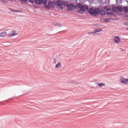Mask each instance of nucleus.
I'll return each instance as SVG.
<instances>
[{
	"label": "nucleus",
	"mask_w": 128,
	"mask_h": 128,
	"mask_svg": "<svg viewBox=\"0 0 128 128\" xmlns=\"http://www.w3.org/2000/svg\"><path fill=\"white\" fill-rule=\"evenodd\" d=\"M104 10H106L107 12H112V9H110V8H108V6H106L104 7Z\"/></svg>",
	"instance_id": "15"
},
{
	"label": "nucleus",
	"mask_w": 128,
	"mask_h": 128,
	"mask_svg": "<svg viewBox=\"0 0 128 128\" xmlns=\"http://www.w3.org/2000/svg\"><path fill=\"white\" fill-rule=\"evenodd\" d=\"M30 4H34L36 2V0H28Z\"/></svg>",
	"instance_id": "19"
},
{
	"label": "nucleus",
	"mask_w": 128,
	"mask_h": 128,
	"mask_svg": "<svg viewBox=\"0 0 128 128\" xmlns=\"http://www.w3.org/2000/svg\"><path fill=\"white\" fill-rule=\"evenodd\" d=\"M120 80V82L124 84H128V78H124V77H121Z\"/></svg>",
	"instance_id": "5"
},
{
	"label": "nucleus",
	"mask_w": 128,
	"mask_h": 128,
	"mask_svg": "<svg viewBox=\"0 0 128 128\" xmlns=\"http://www.w3.org/2000/svg\"><path fill=\"white\" fill-rule=\"evenodd\" d=\"M48 5L50 8H54V2H52V1H49Z\"/></svg>",
	"instance_id": "10"
},
{
	"label": "nucleus",
	"mask_w": 128,
	"mask_h": 128,
	"mask_svg": "<svg viewBox=\"0 0 128 128\" xmlns=\"http://www.w3.org/2000/svg\"><path fill=\"white\" fill-rule=\"evenodd\" d=\"M36 4H42V0H35Z\"/></svg>",
	"instance_id": "16"
},
{
	"label": "nucleus",
	"mask_w": 128,
	"mask_h": 128,
	"mask_svg": "<svg viewBox=\"0 0 128 128\" xmlns=\"http://www.w3.org/2000/svg\"><path fill=\"white\" fill-rule=\"evenodd\" d=\"M96 84L99 88H102V86H105L104 83H96Z\"/></svg>",
	"instance_id": "14"
},
{
	"label": "nucleus",
	"mask_w": 128,
	"mask_h": 128,
	"mask_svg": "<svg viewBox=\"0 0 128 128\" xmlns=\"http://www.w3.org/2000/svg\"><path fill=\"white\" fill-rule=\"evenodd\" d=\"M104 21L105 22H108V19L104 18Z\"/></svg>",
	"instance_id": "22"
},
{
	"label": "nucleus",
	"mask_w": 128,
	"mask_h": 128,
	"mask_svg": "<svg viewBox=\"0 0 128 128\" xmlns=\"http://www.w3.org/2000/svg\"><path fill=\"white\" fill-rule=\"evenodd\" d=\"M107 14H112V13L110 12H108Z\"/></svg>",
	"instance_id": "25"
},
{
	"label": "nucleus",
	"mask_w": 128,
	"mask_h": 128,
	"mask_svg": "<svg viewBox=\"0 0 128 128\" xmlns=\"http://www.w3.org/2000/svg\"><path fill=\"white\" fill-rule=\"evenodd\" d=\"M42 4H46V2H48V0H41Z\"/></svg>",
	"instance_id": "17"
},
{
	"label": "nucleus",
	"mask_w": 128,
	"mask_h": 128,
	"mask_svg": "<svg viewBox=\"0 0 128 128\" xmlns=\"http://www.w3.org/2000/svg\"><path fill=\"white\" fill-rule=\"evenodd\" d=\"M127 30H128V28H127Z\"/></svg>",
	"instance_id": "27"
},
{
	"label": "nucleus",
	"mask_w": 128,
	"mask_h": 128,
	"mask_svg": "<svg viewBox=\"0 0 128 128\" xmlns=\"http://www.w3.org/2000/svg\"><path fill=\"white\" fill-rule=\"evenodd\" d=\"M20 2L22 4V2H26L28 0H20Z\"/></svg>",
	"instance_id": "20"
},
{
	"label": "nucleus",
	"mask_w": 128,
	"mask_h": 128,
	"mask_svg": "<svg viewBox=\"0 0 128 128\" xmlns=\"http://www.w3.org/2000/svg\"><path fill=\"white\" fill-rule=\"evenodd\" d=\"M102 30V29H96L94 30V32H90L88 33V34H98V32H100Z\"/></svg>",
	"instance_id": "6"
},
{
	"label": "nucleus",
	"mask_w": 128,
	"mask_h": 128,
	"mask_svg": "<svg viewBox=\"0 0 128 128\" xmlns=\"http://www.w3.org/2000/svg\"><path fill=\"white\" fill-rule=\"evenodd\" d=\"M0 36H1V38H4V37L6 36V32H3L0 33Z\"/></svg>",
	"instance_id": "12"
},
{
	"label": "nucleus",
	"mask_w": 128,
	"mask_h": 128,
	"mask_svg": "<svg viewBox=\"0 0 128 128\" xmlns=\"http://www.w3.org/2000/svg\"><path fill=\"white\" fill-rule=\"evenodd\" d=\"M122 11L126 14H128V6H123L122 7Z\"/></svg>",
	"instance_id": "11"
},
{
	"label": "nucleus",
	"mask_w": 128,
	"mask_h": 128,
	"mask_svg": "<svg viewBox=\"0 0 128 128\" xmlns=\"http://www.w3.org/2000/svg\"><path fill=\"white\" fill-rule=\"evenodd\" d=\"M44 6L46 8H49L48 6L46 5V4H44Z\"/></svg>",
	"instance_id": "24"
},
{
	"label": "nucleus",
	"mask_w": 128,
	"mask_h": 128,
	"mask_svg": "<svg viewBox=\"0 0 128 128\" xmlns=\"http://www.w3.org/2000/svg\"><path fill=\"white\" fill-rule=\"evenodd\" d=\"M76 6L78 8V12L79 14H82L83 12H84L85 10H86L88 8V6H84L81 4H77Z\"/></svg>",
	"instance_id": "2"
},
{
	"label": "nucleus",
	"mask_w": 128,
	"mask_h": 128,
	"mask_svg": "<svg viewBox=\"0 0 128 128\" xmlns=\"http://www.w3.org/2000/svg\"><path fill=\"white\" fill-rule=\"evenodd\" d=\"M62 68V63L58 62V64H56L55 68Z\"/></svg>",
	"instance_id": "13"
},
{
	"label": "nucleus",
	"mask_w": 128,
	"mask_h": 128,
	"mask_svg": "<svg viewBox=\"0 0 128 128\" xmlns=\"http://www.w3.org/2000/svg\"><path fill=\"white\" fill-rule=\"evenodd\" d=\"M56 6L58 7L59 8H60L61 10H63L64 8V6H66V4L62 2L60 0H58L56 2Z\"/></svg>",
	"instance_id": "3"
},
{
	"label": "nucleus",
	"mask_w": 128,
	"mask_h": 128,
	"mask_svg": "<svg viewBox=\"0 0 128 128\" xmlns=\"http://www.w3.org/2000/svg\"><path fill=\"white\" fill-rule=\"evenodd\" d=\"M18 36V33L16 32L14 30H12L11 33L8 34V38H12V36Z\"/></svg>",
	"instance_id": "7"
},
{
	"label": "nucleus",
	"mask_w": 128,
	"mask_h": 128,
	"mask_svg": "<svg viewBox=\"0 0 128 128\" xmlns=\"http://www.w3.org/2000/svg\"><path fill=\"white\" fill-rule=\"evenodd\" d=\"M114 44H120V38L118 36H116L114 38Z\"/></svg>",
	"instance_id": "8"
},
{
	"label": "nucleus",
	"mask_w": 128,
	"mask_h": 128,
	"mask_svg": "<svg viewBox=\"0 0 128 128\" xmlns=\"http://www.w3.org/2000/svg\"><path fill=\"white\" fill-rule=\"evenodd\" d=\"M112 10H113V12H116V10H118V12H122V7H114L112 9Z\"/></svg>",
	"instance_id": "4"
},
{
	"label": "nucleus",
	"mask_w": 128,
	"mask_h": 128,
	"mask_svg": "<svg viewBox=\"0 0 128 128\" xmlns=\"http://www.w3.org/2000/svg\"><path fill=\"white\" fill-rule=\"evenodd\" d=\"M120 50H121V52H124V49L120 48Z\"/></svg>",
	"instance_id": "26"
},
{
	"label": "nucleus",
	"mask_w": 128,
	"mask_h": 128,
	"mask_svg": "<svg viewBox=\"0 0 128 128\" xmlns=\"http://www.w3.org/2000/svg\"><path fill=\"white\" fill-rule=\"evenodd\" d=\"M68 84H76V81L74 80H69L68 81Z\"/></svg>",
	"instance_id": "18"
},
{
	"label": "nucleus",
	"mask_w": 128,
	"mask_h": 128,
	"mask_svg": "<svg viewBox=\"0 0 128 128\" xmlns=\"http://www.w3.org/2000/svg\"><path fill=\"white\" fill-rule=\"evenodd\" d=\"M66 6L68 10H72L74 5L73 4H68L66 5Z\"/></svg>",
	"instance_id": "9"
},
{
	"label": "nucleus",
	"mask_w": 128,
	"mask_h": 128,
	"mask_svg": "<svg viewBox=\"0 0 128 128\" xmlns=\"http://www.w3.org/2000/svg\"><path fill=\"white\" fill-rule=\"evenodd\" d=\"M53 60H54L53 64H56V58H54Z\"/></svg>",
	"instance_id": "23"
},
{
	"label": "nucleus",
	"mask_w": 128,
	"mask_h": 128,
	"mask_svg": "<svg viewBox=\"0 0 128 128\" xmlns=\"http://www.w3.org/2000/svg\"><path fill=\"white\" fill-rule=\"evenodd\" d=\"M56 26H57V28H62V24H56Z\"/></svg>",
	"instance_id": "21"
},
{
	"label": "nucleus",
	"mask_w": 128,
	"mask_h": 128,
	"mask_svg": "<svg viewBox=\"0 0 128 128\" xmlns=\"http://www.w3.org/2000/svg\"><path fill=\"white\" fill-rule=\"evenodd\" d=\"M88 12L90 14L94 16H100V10L98 8H96V9L90 8L88 10Z\"/></svg>",
	"instance_id": "1"
}]
</instances>
